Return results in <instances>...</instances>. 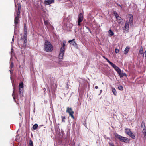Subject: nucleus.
Masks as SVG:
<instances>
[{
  "label": "nucleus",
  "mask_w": 146,
  "mask_h": 146,
  "mask_svg": "<svg viewBox=\"0 0 146 146\" xmlns=\"http://www.w3.org/2000/svg\"><path fill=\"white\" fill-rule=\"evenodd\" d=\"M125 132L132 139H135V136L130 130V129L127 128L125 129Z\"/></svg>",
  "instance_id": "20e7f679"
},
{
  "label": "nucleus",
  "mask_w": 146,
  "mask_h": 146,
  "mask_svg": "<svg viewBox=\"0 0 146 146\" xmlns=\"http://www.w3.org/2000/svg\"><path fill=\"white\" fill-rule=\"evenodd\" d=\"M14 66V65L13 64V63L12 62L11 63L10 65V68L11 69L12 68H13Z\"/></svg>",
  "instance_id": "72a5a7b5"
},
{
  "label": "nucleus",
  "mask_w": 146,
  "mask_h": 146,
  "mask_svg": "<svg viewBox=\"0 0 146 146\" xmlns=\"http://www.w3.org/2000/svg\"><path fill=\"white\" fill-rule=\"evenodd\" d=\"M119 90L121 91H123V87L122 86H119L118 87Z\"/></svg>",
  "instance_id": "bb28decb"
},
{
  "label": "nucleus",
  "mask_w": 146,
  "mask_h": 146,
  "mask_svg": "<svg viewBox=\"0 0 146 146\" xmlns=\"http://www.w3.org/2000/svg\"><path fill=\"white\" fill-rule=\"evenodd\" d=\"M74 112H72L71 113H69V115L71 116V117L72 118L74 119L75 117L73 116V114H74Z\"/></svg>",
  "instance_id": "393cba45"
},
{
  "label": "nucleus",
  "mask_w": 146,
  "mask_h": 146,
  "mask_svg": "<svg viewBox=\"0 0 146 146\" xmlns=\"http://www.w3.org/2000/svg\"><path fill=\"white\" fill-rule=\"evenodd\" d=\"M115 51L116 53H118L119 52V50L118 49L116 48L115 49Z\"/></svg>",
  "instance_id": "e433bc0d"
},
{
  "label": "nucleus",
  "mask_w": 146,
  "mask_h": 146,
  "mask_svg": "<svg viewBox=\"0 0 146 146\" xmlns=\"http://www.w3.org/2000/svg\"><path fill=\"white\" fill-rule=\"evenodd\" d=\"M83 15L82 13L79 14L78 15V26H81L80 23L83 20Z\"/></svg>",
  "instance_id": "39448f33"
},
{
  "label": "nucleus",
  "mask_w": 146,
  "mask_h": 146,
  "mask_svg": "<svg viewBox=\"0 0 146 146\" xmlns=\"http://www.w3.org/2000/svg\"><path fill=\"white\" fill-rule=\"evenodd\" d=\"M142 132L144 133L145 136L146 135V129L145 128H143Z\"/></svg>",
  "instance_id": "c756f323"
},
{
  "label": "nucleus",
  "mask_w": 146,
  "mask_h": 146,
  "mask_svg": "<svg viewBox=\"0 0 146 146\" xmlns=\"http://www.w3.org/2000/svg\"><path fill=\"white\" fill-rule=\"evenodd\" d=\"M141 127L143 128H145V123L144 122H142L141 123Z\"/></svg>",
  "instance_id": "2f4dec72"
},
{
  "label": "nucleus",
  "mask_w": 146,
  "mask_h": 146,
  "mask_svg": "<svg viewBox=\"0 0 146 146\" xmlns=\"http://www.w3.org/2000/svg\"><path fill=\"white\" fill-rule=\"evenodd\" d=\"M20 14H19V15L17 14V15L16 17H15L19 19V16H20Z\"/></svg>",
  "instance_id": "4c0bfd02"
},
{
  "label": "nucleus",
  "mask_w": 146,
  "mask_h": 146,
  "mask_svg": "<svg viewBox=\"0 0 146 146\" xmlns=\"http://www.w3.org/2000/svg\"><path fill=\"white\" fill-rule=\"evenodd\" d=\"M86 28L87 29H88V30H89V31H90V33H91V31H90V29H89V27L87 26H85Z\"/></svg>",
  "instance_id": "58836bf2"
},
{
  "label": "nucleus",
  "mask_w": 146,
  "mask_h": 146,
  "mask_svg": "<svg viewBox=\"0 0 146 146\" xmlns=\"http://www.w3.org/2000/svg\"><path fill=\"white\" fill-rule=\"evenodd\" d=\"M113 13L114 15L115 16V17L119 15L117 14V13L115 11H113Z\"/></svg>",
  "instance_id": "473e14b6"
},
{
  "label": "nucleus",
  "mask_w": 146,
  "mask_h": 146,
  "mask_svg": "<svg viewBox=\"0 0 146 146\" xmlns=\"http://www.w3.org/2000/svg\"><path fill=\"white\" fill-rule=\"evenodd\" d=\"M129 21H127V22L129 23L130 26H132L133 25V17L132 15L130 16L129 19Z\"/></svg>",
  "instance_id": "1a4fd4ad"
},
{
  "label": "nucleus",
  "mask_w": 146,
  "mask_h": 146,
  "mask_svg": "<svg viewBox=\"0 0 146 146\" xmlns=\"http://www.w3.org/2000/svg\"><path fill=\"white\" fill-rule=\"evenodd\" d=\"M44 50L47 52H52L53 49V46L51 43L48 41H46L44 45Z\"/></svg>",
  "instance_id": "f257e3e1"
},
{
  "label": "nucleus",
  "mask_w": 146,
  "mask_h": 146,
  "mask_svg": "<svg viewBox=\"0 0 146 146\" xmlns=\"http://www.w3.org/2000/svg\"><path fill=\"white\" fill-rule=\"evenodd\" d=\"M65 42H63V45L61 47L60 51V52H63L64 53L65 51Z\"/></svg>",
  "instance_id": "9d476101"
},
{
  "label": "nucleus",
  "mask_w": 146,
  "mask_h": 146,
  "mask_svg": "<svg viewBox=\"0 0 146 146\" xmlns=\"http://www.w3.org/2000/svg\"><path fill=\"white\" fill-rule=\"evenodd\" d=\"M44 23L46 25H47L48 24V22L47 21H45L44 20Z\"/></svg>",
  "instance_id": "c9c22d12"
},
{
  "label": "nucleus",
  "mask_w": 146,
  "mask_h": 146,
  "mask_svg": "<svg viewBox=\"0 0 146 146\" xmlns=\"http://www.w3.org/2000/svg\"><path fill=\"white\" fill-rule=\"evenodd\" d=\"M74 39H73L72 40H70L68 42L69 43L72 44L74 46H76L77 44L74 41Z\"/></svg>",
  "instance_id": "f8f14e48"
},
{
  "label": "nucleus",
  "mask_w": 146,
  "mask_h": 146,
  "mask_svg": "<svg viewBox=\"0 0 146 146\" xmlns=\"http://www.w3.org/2000/svg\"><path fill=\"white\" fill-rule=\"evenodd\" d=\"M116 18L119 20V22H121L123 20L121 17L119 16L118 15L116 17Z\"/></svg>",
  "instance_id": "b1692460"
},
{
  "label": "nucleus",
  "mask_w": 146,
  "mask_h": 146,
  "mask_svg": "<svg viewBox=\"0 0 146 146\" xmlns=\"http://www.w3.org/2000/svg\"><path fill=\"white\" fill-rule=\"evenodd\" d=\"M23 83L21 82L19 84V90L20 97H22L23 96Z\"/></svg>",
  "instance_id": "7ed1b4c3"
},
{
  "label": "nucleus",
  "mask_w": 146,
  "mask_h": 146,
  "mask_svg": "<svg viewBox=\"0 0 146 146\" xmlns=\"http://www.w3.org/2000/svg\"><path fill=\"white\" fill-rule=\"evenodd\" d=\"M129 25H130L129 23H127V21H126L125 23V25L123 28V30L128 31V30L129 29Z\"/></svg>",
  "instance_id": "0eeeda50"
},
{
  "label": "nucleus",
  "mask_w": 146,
  "mask_h": 146,
  "mask_svg": "<svg viewBox=\"0 0 146 146\" xmlns=\"http://www.w3.org/2000/svg\"><path fill=\"white\" fill-rule=\"evenodd\" d=\"M19 19L17 18H15L14 20V23L15 25H17L18 24L19 20Z\"/></svg>",
  "instance_id": "5701e85b"
},
{
  "label": "nucleus",
  "mask_w": 146,
  "mask_h": 146,
  "mask_svg": "<svg viewBox=\"0 0 146 146\" xmlns=\"http://www.w3.org/2000/svg\"><path fill=\"white\" fill-rule=\"evenodd\" d=\"M95 88L96 89H97L98 88V87L97 86H95Z\"/></svg>",
  "instance_id": "79ce46f5"
},
{
  "label": "nucleus",
  "mask_w": 146,
  "mask_h": 146,
  "mask_svg": "<svg viewBox=\"0 0 146 146\" xmlns=\"http://www.w3.org/2000/svg\"><path fill=\"white\" fill-rule=\"evenodd\" d=\"M109 144L110 146H115L113 143H109Z\"/></svg>",
  "instance_id": "f704fd0d"
},
{
  "label": "nucleus",
  "mask_w": 146,
  "mask_h": 146,
  "mask_svg": "<svg viewBox=\"0 0 146 146\" xmlns=\"http://www.w3.org/2000/svg\"><path fill=\"white\" fill-rule=\"evenodd\" d=\"M114 135L115 137L117 138L121 142L126 143L127 142L129 141L130 140L128 138L122 136L118 134L117 133H115Z\"/></svg>",
  "instance_id": "f03ea898"
},
{
  "label": "nucleus",
  "mask_w": 146,
  "mask_h": 146,
  "mask_svg": "<svg viewBox=\"0 0 146 146\" xmlns=\"http://www.w3.org/2000/svg\"><path fill=\"white\" fill-rule=\"evenodd\" d=\"M110 64L111 65V66L114 68L115 70L118 73L121 70L115 64H114L111 62L110 63Z\"/></svg>",
  "instance_id": "423d86ee"
},
{
  "label": "nucleus",
  "mask_w": 146,
  "mask_h": 146,
  "mask_svg": "<svg viewBox=\"0 0 146 146\" xmlns=\"http://www.w3.org/2000/svg\"><path fill=\"white\" fill-rule=\"evenodd\" d=\"M21 5H18V11L17 14L19 15V14H20V10H21Z\"/></svg>",
  "instance_id": "412c9836"
},
{
  "label": "nucleus",
  "mask_w": 146,
  "mask_h": 146,
  "mask_svg": "<svg viewBox=\"0 0 146 146\" xmlns=\"http://www.w3.org/2000/svg\"><path fill=\"white\" fill-rule=\"evenodd\" d=\"M139 52L140 54H143V55L144 56V54H143V48L142 46L140 48Z\"/></svg>",
  "instance_id": "aec40b11"
},
{
  "label": "nucleus",
  "mask_w": 146,
  "mask_h": 146,
  "mask_svg": "<svg viewBox=\"0 0 146 146\" xmlns=\"http://www.w3.org/2000/svg\"><path fill=\"white\" fill-rule=\"evenodd\" d=\"M103 57L105 60H106L108 63L109 64L111 62L106 57L104 56H103Z\"/></svg>",
  "instance_id": "7c9ffc66"
},
{
  "label": "nucleus",
  "mask_w": 146,
  "mask_h": 146,
  "mask_svg": "<svg viewBox=\"0 0 146 146\" xmlns=\"http://www.w3.org/2000/svg\"><path fill=\"white\" fill-rule=\"evenodd\" d=\"M129 48L127 46L124 51V53L125 54H126L128 52L129 50Z\"/></svg>",
  "instance_id": "f3484780"
},
{
  "label": "nucleus",
  "mask_w": 146,
  "mask_h": 146,
  "mask_svg": "<svg viewBox=\"0 0 146 146\" xmlns=\"http://www.w3.org/2000/svg\"><path fill=\"white\" fill-rule=\"evenodd\" d=\"M66 112L68 113H71L72 112H74L72 111V109L71 108L67 107V110L66 111Z\"/></svg>",
  "instance_id": "4468645a"
},
{
  "label": "nucleus",
  "mask_w": 146,
  "mask_h": 146,
  "mask_svg": "<svg viewBox=\"0 0 146 146\" xmlns=\"http://www.w3.org/2000/svg\"><path fill=\"white\" fill-rule=\"evenodd\" d=\"M38 127V125L37 124H34L33 126V128L34 130H36Z\"/></svg>",
  "instance_id": "4be33fe9"
},
{
  "label": "nucleus",
  "mask_w": 146,
  "mask_h": 146,
  "mask_svg": "<svg viewBox=\"0 0 146 146\" xmlns=\"http://www.w3.org/2000/svg\"><path fill=\"white\" fill-rule=\"evenodd\" d=\"M61 62V61H59V62H58L59 64H60V62Z\"/></svg>",
  "instance_id": "37998d69"
},
{
  "label": "nucleus",
  "mask_w": 146,
  "mask_h": 146,
  "mask_svg": "<svg viewBox=\"0 0 146 146\" xmlns=\"http://www.w3.org/2000/svg\"><path fill=\"white\" fill-rule=\"evenodd\" d=\"M117 5L118 6H119L121 8H122V5H119L118 4H117Z\"/></svg>",
  "instance_id": "ea45409f"
},
{
  "label": "nucleus",
  "mask_w": 146,
  "mask_h": 146,
  "mask_svg": "<svg viewBox=\"0 0 146 146\" xmlns=\"http://www.w3.org/2000/svg\"><path fill=\"white\" fill-rule=\"evenodd\" d=\"M144 53H145V57H146V51H145V52H144Z\"/></svg>",
  "instance_id": "a19ab883"
},
{
  "label": "nucleus",
  "mask_w": 146,
  "mask_h": 146,
  "mask_svg": "<svg viewBox=\"0 0 146 146\" xmlns=\"http://www.w3.org/2000/svg\"><path fill=\"white\" fill-rule=\"evenodd\" d=\"M102 92V90H100V92Z\"/></svg>",
  "instance_id": "c03bdc74"
},
{
  "label": "nucleus",
  "mask_w": 146,
  "mask_h": 146,
  "mask_svg": "<svg viewBox=\"0 0 146 146\" xmlns=\"http://www.w3.org/2000/svg\"><path fill=\"white\" fill-rule=\"evenodd\" d=\"M61 118H62V121L63 122H65V119H66L65 116H61Z\"/></svg>",
  "instance_id": "cd10ccee"
},
{
  "label": "nucleus",
  "mask_w": 146,
  "mask_h": 146,
  "mask_svg": "<svg viewBox=\"0 0 146 146\" xmlns=\"http://www.w3.org/2000/svg\"><path fill=\"white\" fill-rule=\"evenodd\" d=\"M27 33V28L26 24L25 23L24 25V34Z\"/></svg>",
  "instance_id": "a211bd4d"
},
{
  "label": "nucleus",
  "mask_w": 146,
  "mask_h": 146,
  "mask_svg": "<svg viewBox=\"0 0 146 146\" xmlns=\"http://www.w3.org/2000/svg\"><path fill=\"white\" fill-rule=\"evenodd\" d=\"M112 91L114 95L115 96L116 95L117 92L115 89L114 88H112Z\"/></svg>",
  "instance_id": "6ab92c4d"
},
{
  "label": "nucleus",
  "mask_w": 146,
  "mask_h": 146,
  "mask_svg": "<svg viewBox=\"0 0 146 146\" xmlns=\"http://www.w3.org/2000/svg\"><path fill=\"white\" fill-rule=\"evenodd\" d=\"M13 88L14 89V90L13 91V93L12 94V96L13 97V98L14 99V100H15V96H14V91H15V87L14 86L13 87Z\"/></svg>",
  "instance_id": "c85d7f7f"
},
{
  "label": "nucleus",
  "mask_w": 146,
  "mask_h": 146,
  "mask_svg": "<svg viewBox=\"0 0 146 146\" xmlns=\"http://www.w3.org/2000/svg\"><path fill=\"white\" fill-rule=\"evenodd\" d=\"M27 33L24 34L23 36V40L24 42L25 43H26L27 42Z\"/></svg>",
  "instance_id": "2eb2a0df"
},
{
  "label": "nucleus",
  "mask_w": 146,
  "mask_h": 146,
  "mask_svg": "<svg viewBox=\"0 0 146 146\" xmlns=\"http://www.w3.org/2000/svg\"><path fill=\"white\" fill-rule=\"evenodd\" d=\"M54 0H45L44 1V4L45 5H49L54 2Z\"/></svg>",
  "instance_id": "6e6552de"
},
{
  "label": "nucleus",
  "mask_w": 146,
  "mask_h": 146,
  "mask_svg": "<svg viewBox=\"0 0 146 146\" xmlns=\"http://www.w3.org/2000/svg\"><path fill=\"white\" fill-rule=\"evenodd\" d=\"M108 33L109 34V36L111 37L114 35L113 32L110 29L108 31Z\"/></svg>",
  "instance_id": "dca6fc26"
},
{
  "label": "nucleus",
  "mask_w": 146,
  "mask_h": 146,
  "mask_svg": "<svg viewBox=\"0 0 146 146\" xmlns=\"http://www.w3.org/2000/svg\"><path fill=\"white\" fill-rule=\"evenodd\" d=\"M29 146H33V142L31 139H30L29 140Z\"/></svg>",
  "instance_id": "a878e982"
},
{
  "label": "nucleus",
  "mask_w": 146,
  "mask_h": 146,
  "mask_svg": "<svg viewBox=\"0 0 146 146\" xmlns=\"http://www.w3.org/2000/svg\"><path fill=\"white\" fill-rule=\"evenodd\" d=\"M64 53L60 52L59 55V58L60 59H62L63 58Z\"/></svg>",
  "instance_id": "ddd939ff"
},
{
  "label": "nucleus",
  "mask_w": 146,
  "mask_h": 146,
  "mask_svg": "<svg viewBox=\"0 0 146 146\" xmlns=\"http://www.w3.org/2000/svg\"><path fill=\"white\" fill-rule=\"evenodd\" d=\"M119 75L120 78H122L123 76H125L126 77H127V75L125 73H122L121 70L117 73Z\"/></svg>",
  "instance_id": "9b49d317"
}]
</instances>
